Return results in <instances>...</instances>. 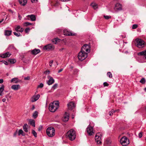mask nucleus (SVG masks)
Wrapping results in <instances>:
<instances>
[{"mask_svg":"<svg viewBox=\"0 0 146 146\" xmlns=\"http://www.w3.org/2000/svg\"><path fill=\"white\" fill-rule=\"evenodd\" d=\"M66 136L67 138L69 139L71 141L74 140L76 138V134L74 130L71 129L68 131L67 133Z\"/></svg>","mask_w":146,"mask_h":146,"instance_id":"f257e3e1","label":"nucleus"},{"mask_svg":"<svg viewBox=\"0 0 146 146\" xmlns=\"http://www.w3.org/2000/svg\"><path fill=\"white\" fill-rule=\"evenodd\" d=\"M59 103L58 102H54L50 104L49 109L52 112H54L58 108Z\"/></svg>","mask_w":146,"mask_h":146,"instance_id":"f03ea898","label":"nucleus"},{"mask_svg":"<svg viewBox=\"0 0 146 146\" xmlns=\"http://www.w3.org/2000/svg\"><path fill=\"white\" fill-rule=\"evenodd\" d=\"M135 44L138 47L141 48L144 46L145 43L143 40L141 39L137 38L135 40Z\"/></svg>","mask_w":146,"mask_h":146,"instance_id":"7ed1b4c3","label":"nucleus"},{"mask_svg":"<svg viewBox=\"0 0 146 146\" xmlns=\"http://www.w3.org/2000/svg\"><path fill=\"white\" fill-rule=\"evenodd\" d=\"M46 132L47 135L48 136L50 137H53L55 135V129L52 127H49L46 130Z\"/></svg>","mask_w":146,"mask_h":146,"instance_id":"20e7f679","label":"nucleus"},{"mask_svg":"<svg viewBox=\"0 0 146 146\" xmlns=\"http://www.w3.org/2000/svg\"><path fill=\"white\" fill-rule=\"evenodd\" d=\"M87 56V53L85 51H80L78 54V58L79 60L82 61L84 60Z\"/></svg>","mask_w":146,"mask_h":146,"instance_id":"39448f33","label":"nucleus"},{"mask_svg":"<svg viewBox=\"0 0 146 146\" xmlns=\"http://www.w3.org/2000/svg\"><path fill=\"white\" fill-rule=\"evenodd\" d=\"M120 143L123 146H126L129 144L128 139L125 136L123 137L120 139Z\"/></svg>","mask_w":146,"mask_h":146,"instance_id":"423d86ee","label":"nucleus"},{"mask_svg":"<svg viewBox=\"0 0 146 146\" xmlns=\"http://www.w3.org/2000/svg\"><path fill=\"white\" fill-rule=\"evenodd\" d=\"M102 136V133H98L96 134L95 136L96 141L98 144H101L102 143V142L100 141V139L101 138Z\"/></svg>","mask_w":146,"mask_h":146,"instance_id":"0eeeda50","label":"nucleus"},{"mask_svg":"<svg viewBox=\"0 0 146 146\" xmlns=\"http://www.w3.org/2000/svg\"><path fill=\"white\" fill-rule=\"evenodd\" d=\"M93 127L90 125H89L88 127L87 128V133L90 135H92L94 133L93 131Z\"/></svg>","mask_w":146,"mask_h":146,"instance_id":"6e6552de","label":"nucleus"},{"mask_svg":"<svg viewBox=\"0 0 146 146\" xmlns=\"http://www.w3.org/2000/svg\"><path fill=\"white\" fill-rule=\"evenodd\" d=\"M48 77L49 78H48V80L47 82V83L48 85H51L54 83L55 81L52 77L50 76H48Z\"/></svg>","mask_w":146,"mask_h":146,"instance_id":"1a4fd4ad","label":"nucleus"},{"mask_svg":"<svg viewBox=\"0 0 146 146\" xmlns=\"http://www.w3.org/2000/svg\"><path fill=\"white\" fill-rule=\"evenodd\" d=\"M114 9L116 11L121 10L122 9L121 5L119 3H117L114 8Z\"/></svg>","mask_w":146,"mask_h":146,"instance_id":"9d476101","label":"nucleus"},{"mask_svg":"<svg viewBox=\"0 0 146 146\" xmlns=\"http://www.w3.org/2000/svg\"><path fill=\"white\" fill-rule=\"evenodd\" d=\"M69 118V114L66 112L65 113L64 117L62 120L64 122H66L68 121Z\"/></svg>","mask_w":146,"mask_h":146,"instance_id":"9b49d317","label":"nucleus"},{"mask_svg":"<svg viewBox=\"0 0 146 146\" xmlns=\"http://www.w3.org/2000/svg\"><path fill=\"white\" fill-rule=\"evenodd\" d=\"M27 20H31L32 21H35L36 19L35 16L33 15H27Z\"/></svg>","mask_w":146,"mask_h":146,"instance_id":"f8f14e48","label":"nucleus"},{"mask_svg":"<svg viewBox=\"0 0 146 146\" xmlns=\"http://www.w3.org/2000/svg\"><path fill=\"white\" fill-rule=\"evenodd\" d=\"M63 33L64 35L66 36H72L74 35H75L70 32L67 30H64L63 31Z\"/></svg>","mask_w":146,"mask_h":146,"instance_id":"ddd939ff","label":"nucleus"},{"mask_svg":"<svg viewBox=\"0 0 146 146\" xmlns=\"http://www.w3.org/2000/svg\"><path fill=\"white\" fill-rule=\"evenodd\" d=\"M54 49V46L51 44H48L44 47V50H50L53 49Z\"/></svg>","mask_w":146,"mask_h":146,"instance_id":"4468645a","label":"nucleus"},{"mask_svg":"<svg viewBox=\"0 0 146 146\" xmlns=\"http://www.w3.org/2000/svg\"><path fill=\"white\" fill-rule=\"evenodd\" d=\"M68 106L69 110H71L75 107L74 103L73 102H70L68 104Z\"/></svg>","mask_w":146,"mask_h":146,"instance_id":"2eb2a0df","label":"nucleus"},{"mask_svg":"<svg viewBox=\"0 0 146 146\" xmlns=\"http://www.w3.org/2000/svg\"><path fill=\"white\" fill-rule=\"evenodd\" d=\"M11 54H10L9 52H7L5 53H4L3 54L0 55V57L3 58H6L9 57Z\"/></svg>","mask_w":146,"mask_h":146,"instance_id":"dca6fc26","label":"nucleus"},{"mask_svg":"<svg viewBox=\"0 0 146 146\" xmlns=\"http://www.w3.org/2000/svg\"><path fill=\"white\" fill-rule=\"evenodd\" d=\"M40 96L39 94H37L36 96H34L32 98L31 101L33 102L36 101L39 98Z\"/></svg>","mask_w":146,"mask_h":146,"instance_id":"f3484780","label":"nucleus"},{"mask_svg":"<svg viewBox=\"0 0 146 146\" xmlns=\"http://www.w3.org/2000/svg\"><path fill=\"white\" fill-rule=\"evenodd\" d=\"M11 88L14 90H17L20 88V86L19 85H13L11 86Z\"/></svg>","mask_w":146,"mask_h":146,"instance_id":"a211bd4d","label":"nucleus"},{"mask_svg":"<svg viewBox=\"0 0 146 146\" xmlns=\"http://www.w3.org/2000/svg\"><path fill=\"white\" fill-rule=\"evenodd\" d=\"M137 54L139 56L143 55L145 58L146 59V50L138 53Z\"/></svg>","mask_w":146,"mask_h":146,"instance_id":"6ab92c4d","label":"nucleus"},{"mask_svg":"<svg viewBox=\"0 0 146 146\" xmlns=\"http://www.w3.org/2000/svg\"><path fill=\"white\" fill-rule=\"evenodd\" d=\"M40 50L38 49H35L32 50L31 52L33 54L36 55L40 52Z\"/></svg>","mask_w":146,"mask_h":146,"instance_id":"aec40b11","label":"nucleus"},{"mask_svg":"<svg viewBox=\"0 0 146 146\" xmlns=\"http://www.w3.org/2000/svg\"><path fill=\"white\" fill-rule=\"evenodd\" d=\"M19 2L21 5L24 6L27 3V0H19Z\"/></svg>","mask_w":146,"mask_h":146,"instance_id":"412c9836","label":"nucleus"},{"mask_svg":"<svg viewBox=\"0 0 146 146\" xmlns=\"http://www.w3.org/2000/svg\"><path fill=\"white\" fill-rule=\"evenodd\" d=\"M23 129L24 131L27 132L28 131V126L27 124H25L23 126Z\"/></svg>","mask_w":146,"mask_h":146,"instance_id":"4be33fe9","label":"nucleus"},{"mask_svg":"<svg viewBox=\"0 0 146 146\" xmlns=\"http://www.w3.org/2000/svg\"><path fill=\"white\" fill-rule=\"evenodd\" d=\"M15 30L17 31H19L22 32L23 31L24 29L23 28H21V29L20 26H17L15 28Z\"/></svg>","mask_w":146,"mask_h":146,"instance_id":"5701e85b","label":"nucleus"},{"mask_svg":"<svg viewBox=\"0 0 146 146\" xmlns=\"http://www.w3.org/2000/svg\"><path fill=\"white\" fill-rule=\"evenodd\" d=\"M12 32L11 31L5 30V35L6 36H9L11 34Z\"/></svg>","mask_w":146,"mask_h":146,"instance_id":"b1692460","label":"nucleus"},{"mask_svg":"<svg viewBox=\"0 0 146 146\" xmlns=\"http://www.w3.org/2000/svg\"><path fill=\"white\" fill-rule=\"evenodd\" d=\"M11 82H13L15 83H17L19 82V81H18V78H15L12 79L11 80Z\"/></svg>","mask_w":146,"mask_h":146,"instance_id":"393cba45","label":"nucleus"},{"mask_svg":"<svg viewBox=\"0 0 146 146\" xmlns=\"http://www.w3.org/2000/svg\"><path fill=\"white\" fill-rule=\"evenodd\" d=\"M18 135H22L23 136H24L25 135V133L24 132H23V130L21 129H20L19 130L18 133Z\"/></svg>","mask_w":146,"mask_h":146,"instance_id":"a878e982","label":"nucleus"},{"mask_svg":"<svg viewBox=\"0 0 146 146\" xmlns=\"http://www.w3.org/2000/svg\"><path fill=\"white\" fill-rule=\"evenodd\" d=\"M29 122L30 125H31L33 127L35 126V122L34 120L33 119H30Z\"/></svg>","mask_w":146,"mask_h":146,"instance_id":"bb28decb","label":"nucleus"},{"mask_svg":"<svg viewBox=\"0 0 146 146\" xmlns=\"http://www.w3.org/2000/svg\"><path fill=\"white\" fill-rule=\"evenodd\" d=\"M38 112L37 111H35L33 115V117L34 119L36 118L38 116Z\"/></svg>","mask_w":146,"mask_h":146,"instance_id":"cd10ccee","label":"nucleus"},{"mask_svg":"<svg viewBox=\"0 0 146 146\" xmlns=\"http://www.w3.org/2000/svg\"><path fill=\"white\" fill-rule=\"evenodd\" d=\"M90 5L92 6L94 9H96L98 8L97 5L95 3H92Z\"/></svg>","mask_w":146,"mask_h":146,"instance_id":"c85d7f7f","label":"nucleus"},{"mask_svg":"<svg viewBox=\"0 0 146 146\" xmlns=\"http://www.w3.org/2000/svg\"><path fill=\"white\" fill-rule=\"evenodd\" d=\"M4 86L3 85H2L0 88V96H2V93L4 90Z\"/></svg>","mask_w":146,"mask_h":146,"instance_id":"c756f323","label":"nucleus"},{"mask_svg":"<svg viewBox=\"0 0 146 146\" xmlns=\"http://www.w3.org/2000/svg\"><path fill=\"white\" fill-rule=\"evenodd\" d=\"M111 141L110 139H108L105 142V144L109 145L111 143Z\"/></svg>","mask_w":146,"mask_h":146,"instance_id":"7c9ffc66","label":"nucleus"},{"mask_svg":"<svg viewBox=\"0 0 146 146\" xmlns=\"http://www.w3.org/2000/svg\"><path fill=\"white\" fill-rule=\"evenodd\" d=\"M8 61L11 64H13L14 63L16 62V60L15 59H9L8 60Z\"/></svg>","mask_w":146,"mask_h":146,"instance_id":"2f4dec72","label":"nucleus"},{"mask_svg":"<svg viewBox=\"0 0 146 146\" xmlns=\"http://www.w3.org/2000/svg\"><path fill=\"white\" fill-rule=\"evenodd\" d=\"M60 39L57 38H55L52 40V42L54 43L55 44H56V42H59Z\"/></svg>","mask_w":146,"mask_h":146,"instance_id":"473e14b6","label":"nucleus"},{"mask_svg":"<svg viewBox=\"0 0 146 146\" xmlns=\"http://www.w3.org/2000/svg\"><path fill=\"white\" fill-rule=\"evenodd\" d=\"M86 45H88V44H85L81 48V51H82V52L85 51V50L86 49V48H87V46Z\"/></svg>","mask_w":146,"mask_h":146,"instance_id":"72a5a7b5","label":"nucleus"},{"mask_svg":"<svg viewBox=\"0 0 146 146\" xmlns=\"http://www.w3.org/2000/svg\"><path fill=\"white\" fill-rule=\"evenodd\" d=\"M32 133L34 135L35 137H37V134L36 133L34 130H33L32 132Z\"/></svg>","mask_w":146,"mask_h":146,"instance_id":"f704fd0d","label":"nucleus"},{"mask_svg":"<svg viewBox=\"0 0 146 146\" xmlns=\"http://www.w3.org/2000/svg\"><path fill=\"white\" fill-rule=\"evenodd\" d=\"M87 46V48H86V49L85 50L87 52H89L90 50L89 48H90V46L89 45H86Z\"/></svg>","mask_w":146,"mask_h":146,"instance_id":"c9c22d12","label":"nucleus"},{"mask_svg":"<svg viewBox=\"0 0 146 146\" xmlns=\"http://www.w3.org/2000/svg\"><path fill=\"white\" fill-rule=\"evenodd\" d=\"M57 86L58 84H55L52 86V89L54 90L57 88Z\"/></svg>","mask_w":146,"mask_h":146,"instance_id":"e433bc0d","label":"nucleus"},{"mask_svg":"<svg viewBox=\"0 0 146 146\" xmlns=\"http://www.w3.org/2000/svg\"><path fill=\"white\" fill-rule=\"evenodd\" d=\"M32 25V23H30L29 22H25L24 24V25L25 26H27L29 25Z\"/></svg>","mask_w":146,"mask_h":146,"instance_id":"4c0bfd02","label":"nucleus"},{"mask_svg":"<svg viewBox=\"0 0 146 146\" xmlns=\"http://www.w3.org/2000/svg\"><path fill=\"white\" fill-rule=\"evenodd\" d=\"M140 82L142 84H144L145 82V80L144 78H142L140 80Z\"/></svg>","mask_w":146,"mask_h":146,"instance_id":"58836bf2","label":"nucleus"},{"mask_svg":"<svg viewBox=\"0 0 146 146\" xmlns=\"http://www.w3.org/2000/svg\"><path fill=\"white\" fill-rule=\"evenodd\" d=\"M13 33L16 36L19 37L21 36V34L19 33H17L15 32H13Z\"/></svg>","mask_w":146,"mask_h":146,"instance_id":"ea45409f","label":"nucleus"},{"mask_svg":"<svg viewBox=\"0 0 146 146\" xmlns=\"http://www.w3.org/2000/svg\"><path fill=\"white\" fill-rule=\"evenodd\" d=\"M107 75L110 78H112V76L111 72H108Z\"/></svg>","mask_w":146,"mask_h":146,"instance_id":"a19ab883","label":"nucleus"},{"mask_svg":"<svg viewBox=\"0 0 146 146\" xmlns=\"http://www.w3.org/2000/svg\"><path fill=\"white\" fill-rule=\"evenodd\" d=\"M43 86L44 85L42 83H40L39 85L38 86L37 88H41L43 87Z\"/></svg>","mask_w":146,"mask_h":146,"instance_id":"79ce46f5","label":"nucleus"},{"mask_svg":"<svg viewBox=\"0 0 146 146\" xmlns=\"http://www.w3.org/2000/svg\"><path fill=\"white\" fill-rule=\"evenodd\" d=\"M138 27V25H136V24H134L133 25V26H132V29H136V28H137V27Z\"/></svg>","mask_w":146,"mask_h":146,"instance_id":"37998d69","label":"nucleus"},{"mask_svg":"<svg viewBox=\"0 0 146 146\" xmlns=\"http://www.w3.org/2000/svg\"><path fill=\"white\" fill-rule=\"evenodd\" d=\"M30 30V29L29 28H27L25 29V31L26 33H27Z\"/></svg>","mask_w":146,"mask_h":146,"instance_id":"c03bdc74","label":"nucleus"},{"mask_svg":"<svg viewBox=\"0 0 146 146\" xmlns=\"http://www.w3.org/2000/svg\"><path fill=\"white\" fill-rule=\"evenodd\" d=\"M104 86V87L105 86H109V84H108L106 82H104L103 83Z\"/></svg>","mask_w":146,"mask_h":146,"instance_id":"a18cd8bd","label":"nucleus"},{"mask_svg":"<svg viewBox=\"0 0 146 146\" xmlns=\"http://www.w3.org/2000/svg\"><path fill=\"white\" fill-rule=\"evenodd\" d=\"M104 17L105 18V19H108L110 18L111 17V16H104Z\"/></svg>","mask_w":146,"mask_h":146,"instance_id":"49530a36","label":"nucleus"},{"mask_svg":"<svg viewBox=\"0 0 146 146\" xmlns=\"http://www.w3.org/2000/svg\"><path fill=\"white\" fill-rule=\"evenodd\" d=\"M50 71L49 70H47L44 72V73L46 74H48L50 73Z\"/></svg>","mask_w":146,"mask_h":146,"instance_id":"de8ad7c7","label":"nucleus"},{"mask_svg":"<svg viewBox=\"0 0 146 146\" xmlns=\"http://www.w3.org/2000/svg\"><path fill=\"white\" fill-rule=\"evenodd\" d=\"M142 136V133L141 132H140L138 134V137L139 138H141Z\"/></svg>","mask_w":146,"mask_h":146,"instance_id":"09e8293b","label":"nucleus"},{"mask_svg":"<svg viewBox=\"0 0 146 146\" xmlns=\"http://www.w3.org/2000/svg\"><path fill=\"white\" fill-rule=\"evenodd\" d=\"M4 64H5L6 65H8V63L7 61H1Z\"/></svg>","mask_w":146,"mask_h":146,"instance_id":"8fccbe9b","label":"nucleus"},{"mask_svg":"<svg viewBox=\"0 0 146 146\" xmlns=\"http://www.w3.org/2000/svg\"><path fill=\"white\" fill-rule=\"evenodd\" d=\"M42 126H40L38 128V130L39 131H40L42 129Z\"/></svg>","mask_w":146,"mask_h":146,"instance_id":"3c124183","label":"nucleus"},{"mask_svg":"<svg viewBox=\"0 0 146 146\" xmlns=\"http://www.w3.org/2000/svg\"><path fill=\"white\" fill-rule=\"evenodd\" d=\"M30 79V77L29 76H27V77H25L24 78V80H29Z\"/></svg>","mask_w":146,"mask_h":146,"instance_id":"603ef678","label":"nucleus"},{"mask_svg":"<svg viewBox=\"0 0 146 146\" xmlns=\"http://www.w3.org/2000/svg\"><path fill=\"white\" fill-rule=\"evenodd\" d=\"M53 60H51L50 61V64H49V65L50 66H52V64L53 63Z\"/></svg>","mask_w":146,"mask_h":146,"instance_id":"864d4df0","label":"nucleus"},{"mask_svg":"<svg viewBox=\"0 0 146 146\" xmlns=\"http://www.w3.org/2000/svg\"><path fill=\"white\" fill-rule=\"evenodd\" d=\"M18 133V132L17 131V130L14 133V134H13V136L14 137H16Z\"/></svg>","mask_w":146,"mask_h":146,"instance_id":"5fc2aeb1","label":"nucleus"},{"mask_svg":"<svg viewBox=\"0 0 146 146\" xmlns=\"http://www.w3.org/2000/svg\"><path fill=\"white\" fill-rule=\"evenodd\" d=\"M3 82V80L2 79H0V84L2 83Z\"/></svg>","mask_w":146,"mask_h":146,"instance_id":"6e6d98bb","label":"nucleus"},{"mask_svg":"<svg viewBox=\"0 0 146 146\" xmlns=\"http://www.w3.org/2000/svg\"><path fill=\"white\" fill-rule=\"evenodd\" d=\"M63 70V69H60V70H59L58 71V73H60V72H61Z\"/></svg>","mask_w":146,"mask_h":146,"instance_id":"4d7b16f0","label":"nucleus"},{"mask_svg":"<svg viewBox=\"0 0 146 146\" xmlns=\"http://www.w3.org/2000/svg\"><path fill=\"white\" fill-rule=\"evenodd\" d=\"M110 112L113 113L115 112V111L114 110L112 109Z\"/></svg>","mask_w":146,"mask_h":146,"instance_id":"13d9d810","label":"nucleus"},{"mask_svg":"<svg viewBox=\"0 0 146 146\" xmlns=\"http://www.w3.org/2000/svg\"><path fill=\"white\" fill-rule=\"evenodd\" d=\"M35 108V107L34 105H33L32 106V107L31 108L32 110H34Z\"/></svg>","mask_w":146,"mask_h":146,"instance_id":"bf43d9fd","label":"nucleus"},{"mask_svg":"<svg viewBox=\"0 0 146 146\" xmlns=\"http://www.w3.org/2000/svg\"><path fill=\"white\" fill-rule=\"evenodd\" d=\"M109 114L110 115H113V113L110 111L109 112Z\"/></svg>","mask_w":146,"mask_h":146,"instance_id":"052dcab7","label":"nucleus"},{"mask_svg":"<svg viewBox=\"0 0 146 146\" xmlns=\"http://www.w3.org/2000/svg\"><path fill=\"white\" fill-rule=\"evenodd\" d=\"M6 101V99L5 98H3L2 100V101L3 102H5Z\"/></svg>","mask_w":146,"mask_h":146,"instance_id":"680f3d73","label":"nucleus"},{"mask_svg":"<svg viewBox=\"0 0 146 146\" xmlns=\"http://www.w3.org/2000/svg\"><path fill=\"white\" fill-rule=\"evenodd\" d=\"M9 12H11V13H13V11H12V10H11V9H9Z\"/></svg>","mask_w":146,"mask_h":146,"instance_id":"e2e57ef3","label":"nucleus"},{"mask_svg":"<svg viewBox=\"0 0 146 146\" xmlns=\"http://www.w3.org/2000/svg\"><path fill=\"white\" fill-rule=\"evenodd\" d=\"M3 20H4L3 19H2V20L1 21H0V23H1L3 21Z\"/></svg>","mask_w":146,"mask_h":146,"instance_id":"0e129e2a","label":"nucleus"},{"mask_svg":"<svg viewBox=\"0 0 146 146\" xmlns=\"http://www.w3.org/2000/svg\"><path fill=\"white\" fill-rule=\"evenodd\" d=\"M19 17L20 20L21 19V16H20V15H19Z\"/></svg>","mask_w":146,"mask_h":146,"instance_id":"69168bd1","label":"nucleus"},{"mask_svg":"<svg viewBox=\"0 0 146 146\" xmlns=\"http://www.w3.org/2000/svg\"><path fill=\"white\" fill-rule=\"evenodd\" d=\"M64 49V48H62L60 49V51H62Z\"/></svg>","mask_w":146,"mask_h":146,"instance_id":"338daca9","label":"nucleus"},{"mask_svg":"<svg viewBox=\"0 0 146 146\" xmlns=\"http://www.w3.org/2000/svg\"><path fill=\"white\" fill-rule=\"evenodd\" d=\"M144 90L146 92V88L144 89Z\"/></svg>","mask_w":146,"mask_h":146,"instance_id":"774afa93","label":"nucleus"}]
</instances>
